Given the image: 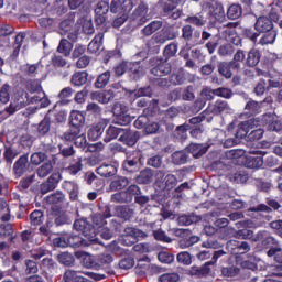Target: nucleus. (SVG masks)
<instances>
[{"label":"nucleus","mask_w":282,"mask_h":282,"mask_svg":"<svg viewBox=\"0 0 282 282\" xmlns=\"http://www.w3.org/2000/svg\"><path fill=\"white\" fill-rule=\"evenodd\" d=\"M107 12H109V3L107 1L101 0L95 6V23L97 25H105Z\"/></svg>","instance_id":"10"},{"label":"nucleus","mask_w":282,"mask_h":282,"mask_svg":"<svg viewBox=\"0 0 282 282\" xmlns=\"http://www.w3.org/2000/svg\"><path fill=\"white\" fill-rule=\"evenodd\" d=\"M237 25H239L238 23L235 22H229L225 25V28H227L225 30V34L226 35V41H228L229 43H232V45H236L237 47H239V45H241V37L239 35H237V31L235 30V28H237Z\"/></svg>","instance_id":"13"},{"label":"nucleus","mask_w":282,"mask_h":282,"mask_svg":"<svg viewBox=\"0 0 282 282\" xmlns=\"http://www.w3.org/2000/svg\"><path fill=\"white\" fill-rule=\"evenodd\" d=\"M198 221H202V216H197L195 214H184L177 218L178 226H191L192 224H197Z\"/></svg>","instance_id":"30"},{"label":"nucleus","mask_w":282,"mask_h":282,"mask_svg":"<svg viewBox=\"0 0 282 282\" xmlns=\"http://www.w3.org/2000/svg\"><path fill=\"white\" fill-rule=\"evenodd\" d=\"M261 111V102L250 99L245 106L247 116H257Z\"/></svg>","instance_id":"38"},{"label":"nucleus","mask_w":282,"mask_h":282,"mask_svg":"<svg viewBox=\"0 0 282 282\" xmlns=\"http://www.w3.org/2000/svg\"><path fill=\"white\" fill-rule=\"evenodd\" d=\"M129 20V12H123V13H119L117 15H115L113 20H112V28H122V25H124V23H127V21Z\"/></svg>","instance_id":"57"},{"label":"nucleus","mask_w":282,"mask_h":282,"mask_svg":"<svg viewBox=\"0 0 282 282\" xmlns=\"http://www.w3.org/2000/svg\"><path fill=\"white\" fill-rule=\"evenodd\" d=\"M105 35L102 33H98L93 41L88 44V52L90 54H96L102 47V39Z\"/></svg>","instance_id":"44"},{"label":"nucleus","mask_w":282,"mask_h":282,"mask_svg":"<svg viewBox=\"0 0 282 282\" xmlns=\"http://www.w3.org/2000/svg\"><path fill=\"white\" fill-rule=\"evenodd\" d=\"M163 12L165 17H169V19L177 20L180 17H182V11L175 9V6L171 3H165L163 7Z\"/></svg>","instance_id":"48"},{"label":"nucleus","mask_w":282,"mask_h":282,"mask_svg":"<svg viewBox=\"0 0 282 282\" xmlns=\"http://www.w3.org/2000/svg\"><path fill=\"white\" fill-rule=\"evenodd\" d=\"M263 122H265L269 131H282V122L272 118L270 115L263 116Z\"/></svg>","instance_id":"31"},{"label":"nucleus","mask_w":282,"mask_h":282,"mask_svg":"<svg viewBox=\"0 0 282 282\" xmlns=\"http://www.w3.org/2000/svg\"><path fill=\"white\" fill-rule=\"evenodd\" d=\"M112 116L117 120V124L121 127H127V124H131V115H129V105L122 101H117L113 104Z\"/></svg>","instance_id":"1"},{"label":"nucleus","mask_w":282,"mask_h":282,"mask_svg":"<svg viewBox=\"0 0 282 282\" xmlns=\"http://www.w3.org/2000/svg\"><path fill=\"white\" fill-rule=\"evenodd\" d=\"M64 191H67L69 193V197L73 202H76L78 199V184L72 181H65L63 183Z\"/></svg>","instance_id":"34"},{"label":"nucleus","mask_w":282,"mask_h":282,"mask_svg":"<svg viewBox=\"0 0 282 282\" xmlns=\"http://www.w3.org/2000/svg\"><path fill=\"white\" fill-rule=\"evenodd\" d=\"M90 219L93 223V228H102L104 226H107V220H105L101 213L91 214Z\"/></svg>","instance_id":"55"},{"label":"nucleus","mask_w":282,"mask_h":282,"mask_svg":"<svg viewBox=\"0 0 282 282\" xmlns=\"http://www.w3.org/2000/svg\"><path fill=\"white\" fill-rule=\"evenodd\" d=\"M87 78H89V74L87 72H77L72 76V85L75 87H80L87 83Z\"/></svg>","instance_id":"47"},{"label":"nucleus","mask_w":282,"mask_h":282,"mask_svg":"<svg viewBox=\"0 0 282 282\" xmlns=\"http://www.w3.org/2000/svg\"><path fill=\"white\" fill-rule=\"evenodd\" d=\"M177 54V44L176 43H170L165 46L163 51V56L165 61H169V58H173Z\"/></svg>","instance_id":"61"},{"label":"nucleus","mask_w":282,"mask_h":282,"mask_svg":"<svg viewBox=\"0 0 282 282\" xmlns=\"http://www.w3.org/2000/svg\"><path fill=\"white\" fill-rule=\"evenodd\" d=\"M97 173L101 177H113L118 173V170L111 164H102L97 167Z\"/></svg>","instance_id":"33"},{"label":"nucleus","mask_w":282,"mask_h":282,"mask_svg":"<svg viewBox=\"0 0 282 282\" xmlns=\"http://www.w3.org/2000/svg\"><path fill=\"white\" fill-rule=\"evenodd\" d=\"M150 64L154 65V67L150 70L153 76H169V74L172 72L169 59H160L158 57H153L150 59Z\"/></svg>","instance_id":"3"},{"label":"nucleus","mask_w":282,"mask_h":282,"mask_svg":"<svg viewBox=\"0 0 282 282\" xmlns=\"http://www.w3.org/2000/svg\"><path fill=\"white\" fill-rule=\"evenodd\" d=\"M111 73L107 70L97 77V80L95 82V87H97V89H102V87H107V85H109Z\"/></svg>","instance_id":"52"},{"label":"nucleus","mask_w":282,"mask_h":282,"mask_svg":"<svg viewBox=\"0 0 282 282\" xmlns=\"http://www.w3.org/2000/svg\"><path fill=\"white\" fill-rule=\"evenodd\" d=\"M139 140L140 132L122 128L119 142H122V144H126V147H135Z\"/></svg>","instance_id":"11"},{"label":"nucleus","mask_w":282,"mask_h":282,"mask_svg":"<svg viewBox=\"0 0 282 282\" xmlns=\"http://www.w3.org/2000/svg\"><path fill=\"white\" fill-rule=\"evenodd\" d=\"M162 25V21H152L141 30V34H143V36H151L152 34H155L158 30H161Z\"/></svg>","instance_id":"35"},{"label":"nucleus","mask_w":282,"mask_h":282,"mask_svg":"<svg viewBox=\"0 0 282 282\" xmlns=\"http://www.w3.org/2000/svg\"><path fill=\"white\" fill-rule=\"evenodd\" d=\"M225 232H227V235H232L235 239H248L254 243H257V241H259V237L262 236V234H254V231L247 228L235 230L234 228L228 227L225 229Z\"/></svg>","instance_id":"7"},{"label":"nucleus","mask_w":282,"mask_h":282,"mask_svg":"<svg viewBox=\"0 0 282 282\" xmlns=\"http://www.w3.org/2000/svg\"><path fill=\"white\" fill-rule=\"evenodd\" d=\"M274 41H276V31L271 30V31H267L264 32V35H262V37L259 41L260 45H272V43H274Z\"/></svg>","instance_id":"53"},{"label":"nucleus","mask_w":282,"mask_h":282,"mask_svg":"<svg viewBox=\"0 0 282 282\" xmlns=\"http://www.w3.org/2000/svg\"><path fill=\"white\" fill-rule=\"evenodd\" d=\"M269 19H271L273 23H276L279 28H282V9L278 11L276 9L272 8L269 12Z\"/></svg>","instance_id":"63"},{"label":"nucleus","mask_w":282,"mask_h":282,"mask_svg":"<svg viewBox=\"0 0 282 282\" xmlns=\"http://www.w3.org/2000/svg\"><path fill=\"white\" fill-rule=\"evenodd\" d=\"M74 48V44H72L66 39L61 40L59 45L57 47V52L63 54L64 56H69L72 54V50Z\"/></svg>","instance_id":"51"},{"label":"nucleus","mask_w":282,"mask_h":282,"mask_svg":"<svg viewBox=\"0 0 282 282\" xmlns=\"http://www.w3.org/2000/svg\"><path fill=\"white\" fill-rule=\"evenodd\" d=\"M128 185H129V178L124 176H120L111 181L110 191H123V188H127Z\"/></svg>","instance_id":"45"},{"label":"nucleus","mask_w":282,"mask_h":282,"mask_svg":"<svg viewBox=\"0 0 282 282\" xmlns=\"http://www.w3.org/2000/svg\"><path fill=\"white\" fill-rule=\"evenodd\" d=\"M52 127V117L48 113L44 117V119L37 126L39 135H47L50 133V129Z\"/></svg>","instance_id":"32"},{"label":"nucleus","mask_w":282,"mask_h":282,"mask_svg":"<svg viewBox=\"0 0 282 282\" xmlns=\"http://www.w3.org/2000/svg\"><path fill=\"white\" fill-rule=\"evenodd\" d=\"M128 68L129 77L131 80H140L147 70H144V66L140 65V62H130Z\"/></svg>","instance_id":"16"},{"label":"nucleus","mask_w":282,"mask_h":282,"mask_svg":"<svg viewBox=\"0 0 282 282\" xmlns=\"http://www.w3.org/2000/svg\"><path fill=\"white\" fill-rule=\"evenodd\" d=\"M122 133V128H118L116 126H109L106 130V135L104 138V142H111V140H116L118 135L120 137Z\"/></svg>","instance_id":"46"},{"label":"nucleus","mask_w":282,"mask_h":282,"mask_svg":"<svg viewBox=\"0 0 282 282\" xmlns=\"http://www.w3.org/2000/svg\"><path fill=\"white\" fill-rule=\"evenodd\" d=\"M261 63V51L258 48H251L246 56L245 66L246 67H257Z\"/></svg>","instance_id":"23"},{"label":"nucleus","mask_w":282,"mask_h":282,"mask_svg":"<svg viewBox=\"0 0 282 282\" xmlns=\"http://www.w3.org/2000/svg\"><path fill=\"white\" fill-rule=\"evenodd\" d=\"M113 204H131V196L126 191L118 192L111 196Z\"/></svg>","instance_id":"41"},{"label":"nucleus","mask_w":282,"mask_h":282,"mask_svg":"<svg viewBox=\"0 0 282 282\" xmlns=\"http://www.w3.org/2000/svg\"><path fill=\"white\" fill-rule=\"evenodd\" d=\"M254 30L260 34L274 30L272 19L268 17H259L254 23Z\"/></svg>","instance_id":"17"},{"label":"nucleus","mask_w":282,"mask_h":282,"mask_svg":"<svg viewBox=\"0 0 282 282\" xmlns=\"http://www.w3.org/2000/svg\"><path fill=\"white\" fill-rule=\"evenodd\" d=\"M218 55L223 57L232 56L235 54V46L230 43L223 44L218 47Z\"/></svg>","instance_id":"59"},{"label":"nucleus","mask_w":282,"mask_h":282,"mask_svg":"<svg viewBox=\"0 0 282 282\" xmlns=\"http://www.w3.org/2000/svg\"><path fill=\"white\" fill-rule=\"evenodd\" d=\"M25 107H28V93H21L14 96L10 105L4 108V111L9 116H14L17 111H21V109H25Z\"/></svg>","instance_id":"5"},{"label":"nucleus","mask_w":282,"mask_h":282,"mask_svg":"<svg viewBox=\"0 0 282 282\" xmlns=\"http://www.w3.org/2000/svg\"><path fill=\"white\" fill-rule=\"evenodd\" d=\"M115 213L120 219H124V221H129L134 215V210L127 205L116 206Z\"/></svg>","instance_id":"28"},{"label":"nucleus","mask_w":282,"mask_h":282,"mask_svg":"<svg viewBox=\"0 0 282 282\" xmlns=\"http://www.w3.org/2000/svg\"><path fill=\"white\" fill-rule=\"evenodd\" d=\"M263 166L262 156H251L247 159V169H261Z\"/></svg>","instance_id":"60"},{"label":"nucleus","mask_w":282,"mask_h":282,"mask_svg":"<svg viewBox=\"0 0 282 282\" xmlns=\"http://www.w3.org/2000/svg\"><path fill=\"white\" fill-rule=\"evenodd\" d=\"M155 43H159V45H164L166 41H173L177 39V33H175V30L171 28L162 29L161 32L156 33L152 37Z\"/></svg>","instance_id":"12"},{"label":"nucleus","mask_w":282,"mask_h":282,"mask_svg":"<svg viewBox=\"0 0 282 282\" xmlns=\"http://www.w3.org/2000/svg\"><path fill=\"white\" fill-rule=\"evenodd\" d=\"M64 282H93V281L82 275H78V272L76 271L67 270L64 273Z\"/></svg>","instance_id":"40"},{"label":"nucleus","mask_w":282,"mask_h":282,"mask_svg":"<svg viewBox=\"0 0 282 282\" xmlns=\"http://www.w3.org/2000/svg\"><path fill=\"white\" fill-rule=\"evenodd\" d=\"M267 254L272 257L276 263H282V248L280 246L272 247Z\"/></svg>","instance_id":"62"},{"label":"nucleus","mask_w":282,"mask_h":282,"mask_svg":"<svg viewBox=\"0 0 282 282\" xmlns=\"http://www.w3.org/2000/svg\"><path fill=\"white\" fill-rule=\"evenodd\" d=\"M188 129L189 126L186 123L177 126L175 131L173 132V138L180 140L181 142H184V140L188 138Z\"/></svg>","instance_id":"43"},{"label":"nucleus","mask_w":282,"mask_h":282,"mask_svg":"<svg viewBox=\"0 0 282 282\" xmlns=\"http://www.w3.org/2000/svg\"><path fill=\"white\" fill-rule=\"evenodd\" d=\"M273 210H279L281 208V204L276 200H269L268 205L265 204H260L256 207H251L248 209L249 213H272Z\"/></svg>","instance_id":"22"},{"label":"nucleus","mask_w":282,"mask_h":282,"mask_svg":"<svg viewBox=\"0 0 282 282\" xmlns=\"http://www.w3.org/2000/svg\"><path fill=\"white\" fill-rule=\"evenodd\" d=\"M186 23L189 25H195L196 28H204L206 25V19L203 15H189L185 19Z\"/></svg>","instance_id":"58"},{"label":"nucleus","mask_w":282,"mask_h":282,"mask_svg":"<svg viewBox=\"0 0 282 282\" xmlns=\"http://www.w3.org/2000/svg\"><path fill=\"white\" fill-rule=\"evenodd\" d=\"M243 14V9L241 4L234 3L227 10V18L231 21L239 19Z\"/></svg>","instance_id":"42"},{"label":"nucleus","mask_w":282,"mask_h":282,"mask_svg":"<svg viewBox=\"0 0 282 282\" xmlns=\"http://www.w3.org/2000/svg\"><path fill=\"white\" fill-rule=\"evenodd\" d=\"M91 243H102L98 241V238H83L79 235H72L68 237V246L70 248H87Z\"/></svg>","instance_id":"8"},{"label":"nucleus","mask_w":282,"mask_h":282,"mask_svg":"<svg viewBox=\"0 0 282 282\" xmlns=\"http://www.w3.org/2000/svg\"><path fill=\"white\" fill-rule=\"evenodd\" d=\"M53 172L54 163H52V161H46L36 167L34 175H36L40 180H45V177L52 175Z\"/></svg>","instance_id":"25"},{"label":"nucleus","mask_w":282,"mask_h":282,"mask_svg":"<svg viewBox=\"0 0 282 282\" xmlns=\"http://www.w3.org/2000/svg\"><path fill=\"white\" fill-rule=\"evenodd\" d=\"M210 265H213V262H206L202 267L193 265L187 270V274L188 276H195L196 279L208 276V274H210Z\"/></svg>","instance_id":"14"},{"label":"nucleus","mask_w":282,"mask_h":282,"mask_svg":"<svg viewBox=\"0 0 282 282\" xmlns=\"http://www.w3.org/2000/svg\"><path fill=\"white\" fill-rule=\"evenodd\" d=\"M93 98L100 102L101 105H109L113 98H116V93L113 90H104L102 93H94Z\"/></svg>","instance_id":"26"},{"label":"nucleus","mask_w":282,"mask_h":282,"mask_svg":"<svg viewBox=\"0 0 282 282\" xmlns=\"http://www.w3.org/2000/svg\"><path fill=\"white\" fill-rule=\"evenodd\" d=\"M208 10L210 17H214L216 21H224L226 19V12L224 11V4L221 2L215 1L208 3Z\"/></svg>","instance_id":"19"},{"label":"nucleus","mask_w":282,"mask_h":282,"mask_svg":"<svg viewBox=\"0 0 282 282\" xmlns=\"http://www.w3.org/2000/svg\"><path fill=\"white\" fill-rule=\"evenodd\" d=\"M232 69L237 72V65L232 62L218 63V74L226 78V80H230V78H232Z\"/></svg>","instance_id":"20"},{"label":"nucleus","mask_w":282,"mask_h":282,"mask_svg":"<svg viewBox=\"0 0 282 282\" xmlns=\"http://www.w3.org/2000/svg\"><path fill=\"white\" fill-rule=\"evenodd\" d=\"M160 282H177L180 281V274L178 273H164L159 278Z\"/></svg>","instance_id":"64"},{"label":"nucleus","mask_w":282,"mask_h":282,"mask_svg":"<svg viewBox=\"0 0 282 282\" xmlns=\"http://www.w3.org/2000/svg\"><path fill=\"white\" fill-rule=\"evenodd\" d=\"M63 180V174L61 172L52 173L45 182L40 185V193L42 195H47V193H52V191H56L58 188V184H61Z\"/></svg>","instance_id":"2"},{"label":"nucleus","mask_w":282,"mask_h":282,"mask_svg":"<svg viewBox=\"0 0 282 282\" xmlns=\"http://www.w3.org/2000/svg\"><path fill=\"white\" fill-rule=\"evenodd\" d=\"M47 154L45 152H35L31 155L30 162L33 166H41V164H45L47 162Z\"/></svg>","instance_id":"50"},{"label":"nucleus","mask_w":282,"mask_h":282,"mask_svg":"<svg viewBox=\"0 0 282 282\" xmlns=\"http://www.w3.org/2000/svg\"><path fill=\"white\" fill-rule=\"evenodd\" d=\"M74 230H77V232H82L84 237L91 238L89 235L91 234V230H94V226L87 221V219H77L73 224Z\"/></svg>","instance_id":"21"},{"label":"nucleus","mask_w":282,"mask_h":282,"mask_svg":"<svg viewBox=\"0 0 282 282\" xmlns=\"http://www.w3.org/2000/svg\"><path fill=\"white\" fill-rule=\"evenodd\" d=\"M187 151H189L193 158H202L208 151V148L204 147L203 144L191 143L187 147Z\"/></svg>","instance_id":"49"},{"label":"nucleus","mask_w":282,"mask_h":282,"mask_svg":"<svg viewBox=\"0 0 282 282\" xmlns=\"http://www.w3.org/2000/svg\"><path fill=\"white\" fill-rule=\"evenodd\" d=\"M63 139L66 142H74L78 149H85L87 147V137L80 131V129H70L63 134Z\"/></svg>","instance_id":"4"},{"label":"nucleus","mask_w":282,"mask_h":282,"mask_svg":"<svg viewBox=\"0 0 282 282\" xmlns=\"http://www.w3.org/2000/svg\"><path fill=\"white\" fill-rule=\"evenodd\" d=\"M17 158H19V151H17V149H14L12 145H6L3 159L7 164H12Z\"/></svg>","instance_id":"39"},{"label":"nucleus","mask_w":282,"mask_h":282,"mask_svg":"<svg viewBox=\"0 0 282 282\" xmlns=\"http://www.w3.org/2000/svg\"><path fill=\"white\" fill-rule=\"evenodd\" d=\"M135 180L137 184H151L153 182V171L151 169H144Z\"/></svg>","instance_id":"37"},{"label":"nucleus","mask_w":282,"mask_h":282,"mask_svg":"<svg viewBox=\"0 0 282 282\" xmlns=\"http://www.w3.org/2000/svg\"><path fill=\"white\" fill-rule=\"evenodd\" d=\"M69 123L74 127L73 130H78L85 124V116L78 110H73L69 117Z\"/></svg>","instance_id":"29"},{"label":"nucleus","mask_w":282,"mask_h":282,"mask_svg":"<svg viewBox=\"0 0 282 282\" xmlns=\"http://www.w3.org/2000/svg\"><path fill=\"white\" fill-rule=\"evenodd\" d=\"M30 160L28 159V154L21 155L15 163L13 164V173L15 177H21L23 173H25L30 166Z\"/></svg>","instance_id":"18"},{"label":"nucleus","mask_w":282,"mask_h":282,"mask_svg":"<svg viewBox=\"0 0 282 282\" xmlns=\"http://www.w3.org/2000/svg\"><path fill=\"white\" fill-rule=\"evenodd\" d=\"M46 202L51 206H61L62 204L65 203V194H63V192L61 191H56L55 193L46 197Z\"/></svg>","instance_id":"36"},{"label":"nucleus","mask_w":282,"mask_h":282,"mask_svg":"<svg viewBox=\"0 0 282 282\" xmlns=\"http://www.w3.org/2000/svg\"><path fill=\"white\" fill-rule=\"evenodd\" d=\"M149 12V7L144 3H140L138 8L132 12L130 17V22L134 28H140V25H144L147 21H149V18H147V14Z\"/></svg>","instance_id":"6"},{"label":"nucleus","mask_w":282,"mask_h":282,"mask_svg":"<svg viewBox=\"0 0 282 282\" xmlns=\"http://www.w3.org/2000/svg\"><path fill=\"white\" fill-rule=\"evenodd\" d=\"M12 87L9 84H4L0 87V102L2 105H8L10 102V91Z\"/></svg>","instance_id":"56"},{"label":"nucleus","mask_w":282,"mask_h":282,"mask_svg":"<svg viewBox=\"0 0 282 282\" xmlns=\"http://www.w3.org/2000/svg\"><path fill=\"white\" fill-rule=\"evenodd\" d=\"M209 113H214L215 116H219L221 113H230L232 108L226 100L218 99L214 104L209 105Z\"/></svg>","instance_id":"15"},{"label":"nucleus","mask_w":282,"mask_h":282,"mask_svg":"<svg viewBox=\"0 0 282 282\" xmlns=\"http://www.w3.org/2000/svg\"><path fill=\"white\" fill-rule=\"evenodd\" d=\"M258 235H262L258 237V241L262 240V246L264 248H270V250H272V248H279V241H276L274 237L270 236V231H258Z\"/></svg>","instance_id":"24"},{"label":"nucleus","mask_w":282,"mask_h":282,"mask_svg":"<svg viewBox=\"0 0 282 282\" xmlns=\"http://www.w3.org/2000/svg\"><path fill=\"white\" fill-rule=\"evenodd\" d=\"M107 124L105 122H98L97 124L91 126L88 130V139L96 141L105 133V128Z\"/></svg>","instance_id":"27"},{"label":"nucleus","mask_w":282,"mask_h":282,"mask_svg":"<svg viewBox=\"0 0 282 282\" xmlns=\"http://www.w3.org/2000/svg\"><path fill=\"white\" fill-rule=\"evenodd\" d=\"M111 14H122L124 12H131L133 10V1L131 0H112L109 4Z\"/></svg>","instance_id":"9"},{"label":"nucleus","mask_w":282,"mask_h":282,"mask_svg":"<svg viewBox=\"0 0 282 282\" xmlns=\"http://www.w3.org/2000/svg\"><path fill=\"white\" fill-rule=\"evenodd\" d=\"M172 162L177 166L186 164L188 162V154L184 151H176L172 154Z\"/></svg>","instance_id":"54"}]
</instances>
